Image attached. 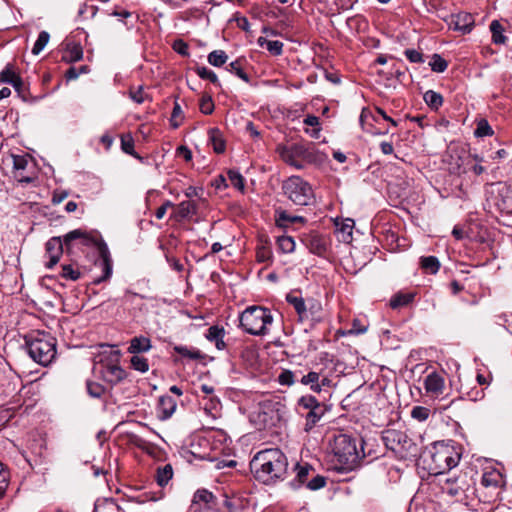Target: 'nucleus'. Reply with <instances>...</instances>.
<instances>
[{
	"label": "nucleus",
	"instance_id": "obj_1",
	"mask_svg": "<svg viewBox=\"0 0 512 512\" xmlns=\"http://www.w3.org/2000/svg\"><path fill=\"white\" fill-rule=\"evenodd\" d=\"M287 466L286 456L277 448L259 451L250 461L251 473L263 484H272L283 479Z\"/></svg>",
	"mask_w": 512,
	"mask_h": 512
},
{
	"label": "nucleus",
	"instance_id": "obj_2",
	"mask_svg": "<svg viewBox=\"0 0 512 512\" xmlns=\"http://www.w3.org/2000/svg\"><path fill=\"white\" fill-rule=\"evenodd\" d=\"M75 240H79L84 246L94 247L99 254V260L95 262V265L101 268L103 274L94 282L98 284L110 278L112 274V259L107 244L96 235L82 229H75L64 235V243L67 252L70 251L71 244Z\"/></svg>",
	"mask_w": 512,
	"mask_h": 512
},
{
	"label": "nucleus",
	"instance_id": "obj_3",
	"mask_svg": "<svg viewBox=\"0 0 512 512\" xmlns=\"http://www.w3.org/2000/svg\"><path fill=\"white\" fill-rule=\"evenodd\" d=\"M276 151L282 161L299 170L310 164H319L324 160L323 154L312 143L278 145Z\"/></svg>",
	"mask_w": 512,
	"mask_h": 512
},
{
	"label": "nucleus",
	"instance_id": "obj_4",
	"mask_svg": "<svg viewBox=\"0 0 512 512\" xmlns=\"http://www.w3.org/2000/svg\"><path fill=\"white\" fill-rule=\"evenodd\" d=\"M358 449L356 439L346 434L334 437L332 452L336 469L342 471L353 470L364 457L362 443Z\"/></svg>",
	"mask_w": 512,
	"mask_h": 512
},
{
	"label": "nucleus",
	"instance_id": "obj_5",
	"mask_svg": "<svg viewBox=\"0 0 512 512\" xmlns=\"http://www.w3.org/2000/svg\"><path fill=\"white\" fill-rule=\"evenodd\" d=\"M30 357L40 365L47 366L56 356L55 339L47 333L37 332L26 338Z\"/></svg>",
	"mask_w": 512,
	"mask_h": 512
},
{
	"label": "nucleus",
	"instance_id": "obj_6",
	"mask_svg": "<svg viewBox=\"0 0 512 512\" xmlns=\"http://www.w3.org/2000/svg\"><path fill=\"white\" fill-rule=\"evenodd\" d=\"M273 322L269 309L262 306H250L240 315V326L251 335H266L267 326Z\"/></svg>",
	"mask_w": 512,
	"mask_h": 512
},
{
	"label": "nucleus",
	"instance_id": "obj_7",
	"mask_svg": "<svg viewBox=\"0 0 512 512\" xmlns=\"http://www.w3.org/2000/svg\"><path fill=\"white\" fill-rule=\"evenodd\" d=\"M430 458L431 463L428 467L430 473L442 475L446 470L457 466L460 460V454L453 446L444 443H436L430 454Z\"/></svg>",
	"mask_w": 512,
	"mask_h": 512
},
{
	"label": "nucleus",
	"instance_id": "obj_8",
	"mask_svg": "<svg viewBox=\"0 0 512 512\" xmlns=\"http://www.w3.org/2000/svg\"><path fill=\"white\" fill-rule=\"evenodd\" d=\"M284 194L296 205L306 206L312 203L314 193L311 185L299 176H291L283 182Z\"/></svg>",
	"mask_w": 512,
	"mask_h": 512
},
{
	"label": "nucleus",
	"instance_id": "obj_9",
	"mask_svg": "<svg viewBox=\"0 0 512 512\" xmlns=\"http://www.w3.org/2000/svg\"><path fill=\"white\" fill-rule=\"evenodd\" d=\"M383 439L386 446L401 457L415 456L418 448L408 435L399 430H388Z\"/></svg>",
	"mask_w": 512,
	"mask_h": 512
},
{
	"label": "nucleus",
	"instance_id": "obj_10",
	"mask_svg": "<svg viewBox=\"0 0 512 512\" xmlns=\"http://www.w3.org/2000/svg\"><path fill=\"white\" fill-rule=\"evenodd\" d=\"M119 353L112 352L109 356L101 354L96 363L103 379L109 383H117L125 377V371L118 365Z\"/></svg>",
	"mask_w": 512,
	"mask_h": 512
},
{
	"label": "nucleus",
	"instance_id": "obj_11",
	"mask_svg": "<svg viewBox=\"0 0 512 512\" xmlns=\"http://www.w3.org/2000/svg\"><path fill=\"white\" fill-rule=\"evenodd\" d=\"M298 406L308 411L305 415L304 430L306 432L311 431L326 412L325 405L311 395L302 396L298 400Z\"/></svg>",
	"mask_w": 512,
	"mask_h": 512
},
{
	"label": "nucleus",
	"instance_id": "obj_12",
	"mask_svg": "<svg viewBox=\"0 0 512 512\" xmlns=\"http://www.w3.org/2000/svg\"><path fill=\"white\" fill-rule=\"evenodd\" d=\"M216 505V498L207 489H198L192 498L190 512H206Z\"/></svg>",
	"mask_w": 512,
	"mask_h": 512
},
{
	"label": "nucleus",
	"instance_id": "obj_13",
	"mask_svg": "<svg viewBox=\"0 0 512 512\" xmlns=\"http://www.w3.org/2000/svg\"><path fill=\"white\" fill-rule=\"evenodd\" d=\"M300 383L309 386L313 392L320 393L323 387L332 385V380L328 376L322 375L321 372L310 371L302 376Z\"/></svg>",
	"mask_w": 512,
	"mask_h": 512
},
{
	"label": "nucleus",
	"instance_id": "obj_14",
	"mask_svg": "<svg viewBox=\"0 0 512 512\" xmlns=\"http://www.w3.org/2000/svg\"><path fill=\"white\" fill-rule=\"evenodd\" d=\"M424 389L428 396L433 398L439 397L445 391L444 377L437 372L428 374L424 379Z\"/></svg>",
	"mask_w": 512,
	"mask_h": 512
},
{
	"label": "nucleus",
	"instance_id": "obj_15",
	"mask_svg": "<svg viewBox=\"0 0 512 512\" xmlns=\"http://www.w3.org/2000/svg\"><path fill=\"white\" fill-rule=\"evenodd\" d=\"M64 247V238L62 239L61 237H52L47 241L46 252L49 257V262L46 264L47 268L51 269L58 263L60 256L63 253Z\"/></svg>",
	"mask_w": 512,
	"mask_h": 512
},
{
	"label": "nucleus",
	"instance_id": "obj_16",
	"mask_svg": "<svg viewBox=\"0 0 512 512\" xmlns=\"http://www.w3.org/2000/svg\"><path fill=\"white\" fill-rule=\"evenodd\" d=\"M450 26L462 33H469L474 26V18L470 13L461 12L451 16Z\"/></svg>",
	"mask_w": 512,
	"mask_h": 512
},
{
	"label": "nucleus",
	"instance_id": "obj_17",
	"mask_svg": "<svg viewBox=\"0 0 512 512\" xmlns=\"http://www.w3.org/2000/svg\"><path fill=\"white\" fill-rule=\"evenodd\" d=\"M496 192L499 197L496 205L501 210L511 211L512 210V189L509 186L503 183H498L496 185Z\"/></svg>",
	"mask_w": 512,
	"mask_h": 512
},
{
	"label": "nucleus",
	"instance_id": "obj_18",
	"mask_svg": "<svg viewBox=\"0 0 512 512\" xmlns=\"http://www.w3.org/2000/svg\"><path fill=\"white\" fill-rule=\"evenodd\" d=\"M173 350L183 359L192 361H203L205 359V354L195 347L175 345Z\"/></svg>",
	"mask_w": 512,
	"mask_h": 512
},
{
	"label": "nucleus",
	"instance_id": "obj_19",
	"mask_svg": "<svg viewBox=\"0 0 512 512\" xmlns=\"http://www.w3.org/2000/svg\"><path fill=\"white\" fill-rule=\"evenodd\" d=\"M438 484L441 491L451 497L459 495L462 491V487L458 484L457 479L450 477H440Z\"/></svg>",
	"mask_w": 512,
	"mask_h": 512
},
{
	"label": "nucleus",
	"instance_id": "obj_20",
	"mask_svg": "<svg viewBox=\"0 0 512 512\" xmlns=\"http://www.w3.org/2000/svg\"><path fill=\"white\" fill-rule=\"evenodd\" d=\"M83 57V50L80 44L75 42L66 43L65 50L62 55V60L66 63H72L81 60Z\"/></svg>",
	"mask_w": 512,
	"mask_h": 512
},
{
	"label": "nucleus",
	"instance_id": "obj_21",
	"mask_svg": "<svg viewBox=\"0 0 512 512\" xmlns=\"http://www.w3.org/2000/svg\"><path fill=\"white\" fill-rule=\"evenodd\" d=\"M225 335V330L219 326H211L207 330L205 337L208 341L214 342L215 346L218 350H223L225 348V342L223 340Z\"/></svg>",
	"mask_w": 512,
	"mask_h": 512
},
{
	"label": "nucleus",
	"instance_id": "obj_22",
	"mask_svg": "<svg viewBox=\"0 0 512 512\" xmlns=\"http://www.w3.org/2000/svg\"><path fill=\"white\" fill-rule=\"evenodd\" d=\"M502 475L499 471L497 470H491V471H487L483 474L482 476V484L485 486V487H492V488H496L498 486H500L502 484Z\"/></svg>",
	"mask_w": 512,
	"mask_h": 512
},
{
	"label": "nucleus",
	"instance_id": "obj_23",
	"mask_svg": "<svg viewBox=\"0 0 512 512\" xmlns=\"http://www.w3.org/2000/svg\"><path fill=\"white\" fill-rule=\"evenodd\" d=\"M151 347L150 340L146 337H134L130 341V346L128 348V352L132 354H137L140 352H145L149 350Z\"/></svg>",
	"mask_w": 512,
	"mask_h": 512
},
{
	"label": "nucleus",
	"instance_id": "obj_24",
	"mask_svg": "<svg viewBox=\"0 0 512 512\" xmlns=\"http://www.w3.org/2000/svg\"><path fill=\"white\" fill-rule=\"evenodd\" d=\"M415 297L414 293H402L395 294L390 300V306L393 309H398L409 305Z\"/></svg>",
	"mask_w": 512,
	"mask_h": 512
},
{
	"label": "nucleus",
	"instance_id": "obj_25",
	"mask_svg": "<svg viewBox=\"0 0 512 512\" xmlns=\"http://www.w3.org/2000/svg\"><path fill=\"white\" fill-rule=\"evenodd\" d=\"M354 228V221L352 219H346L343 221L338 228L339 238L344 243H350L352 241V233Z\"/></svg>",
	"mask_w": 512,
	"mask_h": 512
},
{
	"label": "nucleus",
	"instance_id": "obj_26",
	"mask_svg": "<svg viewBox=\"0 0 512 512\" xmlns=\"http://www.w3.org/2000/svg\"><path fill=\"white\" fill-rule=\"evenodd\" d=\"M420 266L426 273L436 274L440 268V262L435 256H427L421 258Z\"/></svg>",
	"mask_w": 512,
	"mask_h": 512
},
{
	"label": "nucleus",
	"instance_id": "obj_27",
	"mask_svg": "<svg viewBox=\"0 0 512 512\" xmlns=\"http://www.w3.org/2000/svg\"><path fill=\"white\" fill-rule=\"evenodd\" d=\"M177 407V401L170 396L162 397V419L172 416Z\"/></svg>",
	"mask_w": 512,
	"mask_h": 512
},
{
	"label": "nucleus",
	"instance_id": "obj_28",
	"mask_svg": "<svg viewBox=\"0 0 512 512\" xmlns=\"http://www.w3.org/2000/svg\"><path fill=\"white\" fill-rule=\"evenodd\" d=\"M423 98L426 104L433 109H438L443 103L441 94L433 90L426 91Z\"/></svg>",
	"mask_w": 512,
	"mask_h": 512
},
{
	"label": "nucleus",
	"instance_id": "obj_29",
	"mask_svg": "<svg viewBox=\"0 0 512 512\" xmlns=\"http://www.w3.org/2000/svg\"><path fill=\"white\" fill-rule=\"evenodd\" d=\"M490 30L492 32V40L495 44H504L506 37L503 35V27L497 20H493L490 24Z\"/></svg>",
	"mask_w": 512,
	"mask_h": 512
},
{
	"label": "nucleus",
	"instance_id": "obj_30",
	"mask_svg": "<svg viewBox=\"0 0 512 512\" xmlns=\"http://www.w3.org/2000/svg\"><path fill=\"white\" fill-rule=\"evenodd\" d=\"M228 60L227 54L223 50H214L208 55V62L216 67H220Z\"/></svg>",
	"mask_w": 512,
	"mask_h": 512
},
{
	"label": "nucleus",
	"instance_id": "obj_31",
	"mask_svg": "<svg viewBox=\"0 0 512 512\" xmlns=\"http://www.w3.org/2000/svg\"><path fill=\"white\" fill-rule=\"evenodd\" d=\"M277 245L283 253H291L295 249V241L290 236H280L277 238Z\"/></svg>",
	"mask_w": 512,
	"mask_h": 512
},
{
	"label": "nucleus",
	"instance_id": "obj_32",
	"mask_svg": "<svg viewBox=\"0 0 512 512\" xmlns=\"http://www.w3.org/2000/svg\"><path fill=\"white\" fill-rule=\"evenodd\" d=\"M286 300L294 307L299 316H303L305 314L306 306L303 298L288 294L286 296Z\"/></svg>",
	"mask_w": 512,
	"mask_h": 512
},
{
	"label": "nucleus",
	"instance_id": "obj_33",
	"mask_svg": "<svg viewBox=\"0 0 512 512\" xmlns=\"http://www.w3.org/2000/svg\"><path fill=\"white\" fill-rule=\"evenodd\" d=\"M210 139L216 153H223L225 151V142L217 129L210 131Z\"/></svg>",
	"mask_w": 512,
	"mask_h": 512
},
{
	"label": "nucleus",
	"instance_id": "obj_34",
	"mask_svg": "<svg viewBox=\"0 0 512 512\" xmlns=\"http://www.w3.org/2000/svg\"><path fill=\"white\" fill-rule=\"evenodd\" d=\"M228 180L230 181V184L240 190L244 191V178L243 176L236 170H229L227 172Z\"/></svg>",
	"mask_w": 512,
	"mask_h": 512
},
{
	"label": "nucleus",
	"instance_id": "obj_35",
	"mask_svg": "<svg viewBox=\"0 0 512 512\" xmlns=\"http://www.w3.org/2000/svg\"><path fill=\"white\" fill-rule=\"evenodd\" d=\"M50 35L46 31H42L39 33L38 38L32 48V53L34 55L40 54V52L45 48L47 43L49 42Z\"/></svg>",
	"mask_w": 512,
	"mask_h": 512
},
{
	"label": "nucleus",
	"instance_id": "obj_36",
	"mask_svg": "<svg viewBox=\"0 0 512 512\" xmlns=\"http://www.w3.org/2000/svg\"><path fill=\"white\" fill-rule=\"evenodd\" d=\"M304 124L307 125V126L313 127V129L311 131L306 130V132L309 133L312 137L318 138L319 132H320V127H319L320 126V121H319V118L317 116H314V115H308L304 119Z\"/></svg>",
	"mask_w": 512,
	"mask_h": 512
},
{
	"label": "nucleus",
	"instance_id": "obj_37",
	"mask_svg": "<svg viewBox=\"0 0 512 512\" xmlns=\"http://www.w3.org/2000/svg\"><path fill=\"white\" fill-rule=\"evenodd\" d=\"M121 148L125 153L139 158V156L134 151V140L130 134L122 135Z\"/></svg>",
	"mask_w": 512,
	"mask_h": 512
},
{
	"label": "nucleus",
	"instance_id": "obj_38",
	"mask_svg": "<svg viewBox=\"0 0 512 512\" xmlns=\"http://www.w3.org/2000/svg\"><path fill=\"white\" fill-rule=\"evenodd\" d=\"M429 65L434 72L438 73L444 72L448 67L447 61L438 54L432 56Z\"/></svg>",
	"mask_w": 512,
	"mask_h": 512
},
{
	"label": "nucleus",
	"instance_id": "obj_39",
	"mask_svg": "<svg viewBox=\"0 0 512 512\" xmlns=\"http://www.w3.org/2000/svg\"><path fill=\"white\" fill-rule=\"evenodd\" d=\"M477 137H485L493 134V130L490 127L489 123L485 119H481L477 123V128L474 132Z\"/></svg>",
	"mask_w": 512,
	"mask_h": 512
},
{
	"label": "nucleus",
	"instance_id": "obj_40",
	"mask_svg": "<svg viewBox=\"0 0 512 512\" xmlns=\"http://www.w3.org/2000/svg\"><path fill=\"white\" fill-rule=\"evenodd\" d=\"M196 73L200 78L207 79L213 84L219 85L218 77L212 70H209L206 67H198L196 69Z\"/></svg>",
	"mask_w": 512,
	"mask_h": 512
},
{
	"label": "nucleus",
	"instance_id": "obj_41",
	"mask_svg": "<svg viewBox=\"0 0 512 512\" xmlns=\"http://www.w3.org/2000/svg\"><path fill=\"white\" fill-rule=\"evenodd\" d=\"M200 111L203 114L209 115L214 111V102L209 95H203L200 99Z\"/></svg>",
	"mask_w": 512,
	"mask_h": 512
},
{
	"label": "nucleus",
	"instance_id": "obj_42",
	"mask_svg": "<svg viewBox=\"0 0 512 512\" xmlns=\"http://www.w3.org/2000/svg\"><path fill=\"white\" fill-rule=\"evenodd\" d=\"M62 277L68 280L76 281L80 278V271L74 269L72 265H63L62 266Z\"/></svg>",
	"mask_w": 512,
	"mask_h": 512
},
{
	"label": "nucleus",
	"instance_id": "obj_43",
	"mask_svg": "<svg viewBox=\"0 0 512 512\" xmlns=\"http://www.w3.org/2000/svg\"><path fill=\"white\" fill-rule=\"evenodd\" d=\"M296 480L300 485L306 483L311 467L308 464L296 466Z\"/></svg>",
	"mask_w": 512,
	"mask_h": 512
},
{
	"label": "nucleus",
	"instance_id": "obj_44",
	"mask_svg": "<svg viewBox=\"0 0 512 512\" xmlns=\"http://www.w3.org/2000/svg\"><path fill=\"white\" fill-rule=\"evenodd\" d=\"M281 385L292 386L295 383V374L290 370H283L278 376Z\"/></svg>",
	"mask_w": 512,
	"mask_h": 512
},
{
	"label": "nucleus",
	"instance_id": "obj_45",
	"mask_svg": "<svg viewBox=\"0 0 512 512\" xmlns=\"http://www.w3.org/2000/svg\"><path fill=\"white\" fill-rule=\"evenodd\" d=\"M131 365L135 370L146 372L149 368L147 360L144 357L134 355L131 358Z\"/></svg>",
	"mask_w": 512,
	"mask_h": 512
},
{
	"label": "nucleus",
	"instance_id": "obj_46",
	"mask_svg": "<svg viewBox=\"0 0 512 512\" xmlns=\"http://www.w3.org/2000/svg\"><path fill=\"white\" fill-rule=\"evenodd\" d=\"M429 409L422 406H415L411 411V416L418 421H425L429 417Z\"/></svg>",
	"mask_w": 512,
	"mask_h": 512
},
{
	"label": "nucleus",
	"instance_id": "obj_47",
	"mask_svg": "<svg viewBox=\"0 0 512 512\" xmlns=\"http://www.w3.org/2000/svg\"><path fill=\"white\" fill-rule=\"evenodd\" d=\"M182 120H183V116H182L181 107L178 103H175L173 112L171 115V119H170L171 125L173 126V128H177L180 126Z\"/></svg>",
	"mask_w": 512,
	"mask_h": 512
},
{
	"label": "nucleus",
	"instance_id": "obj_48",
	"mask_svg": "<svg viewBox=\"0 0 512 512\" xmlns=\"http://www.w3.org/2000/svg\"><path fill=\"white\" fill-rule=\"evenodd\" d=\"M87 392L91 397L100 398L104 393V387L98 383L87 382Z\"/></svg>",
	"mask_w": 512,
	"mask_h": 512
},
{
	"label": "nucleus",
	"instance_id": "obj_49",
	"mask_svg": "<svg viewBox=\"0 0 512 512\" xmlns=\"http://www.w3.org/2000/svg\"><path fill=\"white\" fill-rule=\"evenodd\" d=\"M17 74L14 72L13 67L9 64L5 67V69L0 73V81L3 83H8L15 78Z\"/></svg>",
	"mask_w": 512,
	"mask_h": 512
},
{
	"label": "nucleus",
	"instance_id": "obj_50",
	"mask_svg": "<svg viewBox=\"0 0 512 512\" xmlns=\"http://www.w3.org/2000/svg\"><path fill=\"white\" fill-rule=\"evenodd\" d=\"M267 50L273 55H280L283 49V43L278 40L266 41Z\"/></svg>",
	"mask_w": 512,
	"mask_h": 512
},
{
	"label": "nucleus",
	"instance_id": "obj_51",
	"mask_svg": "<svg viewBox=\"0 0 512 512\" xmlns=\"http://www.w3.org/2000/svg\"><path fill=\"white\" fill-rule=\"evenodd\" d=\"M271 254L270 248L262 245L257 248L256 257L259 262H266L271 258Z\"/></svg>",
	"mask_w": 512,
	"mask_h": 512
},
{
	"label": "nucleus",
	"instance_id": "obj_52",
	"mask_svg": "<svg viewBox=\"0 0 512 512\" xmlns=\"http://www.w3.org/2000/svg\"><path fill=\"white\" fill-rule=\"evenodd\" d=\"M175 52L182 56H188V44L181 39L175 40L172 45Z\"/></svg>",
	"mask_w": 512,
	"mask_h": 512
},
{
	"label": "nucleus",
	"instance_id": "obj_53",
	"mask_svg": "<svg viewBox=\"0 0 512 512\" xmlns=\"http://www.w3.org/2000/svg\"><path fill=\"white\" fill-rule=\"evenodd\" d=\"M229 71L232 73H235L239 78H241L244 81H248V75L243 71V69L240 67L238 61H234L229 64Z\"/></svg>",
	"mask_w": 512,
	"mask_h": 512
},
{
	"label": "nucleus",
	"instance_id": "obj_54",
	"mask_svg": "<svg viewBox=\"0 0 512 512\" xmlns=\"http://www.w3.org/2000/svg\"><path fill=\"white\" fill-rule=\"evenodd\" d=\"M357 0H334V4L336 8L335 12H339L340 10H348L351 9Z\"/></svg>",
	"mask_w": 512,
	"mask_h": 512
},
{
	"label": "nucleus",
	"instance_id": "obj_55",
	"mask_svg": "<svg viewBox=\"0 0 512 512\" xmlns=\"http://www.w3.org/2000/svg\"><path fill=\"white\" fill-rule=\"evenodd\" d=\"M404 54L412 63H422L424 61L422 54L417 50L407 49Z\"/></svg>",
	"mask_w": 512,
	"mask_h": 512
},
{
	"label": "nucleus",
	"instance_id": "obj_56",
	"mask_svg": "<svg viewBox=\"0 0 512 512\" xmlns=\"http://www.w3.org/2000/svg\"><path fill=\"white\" fill-rule=\"evenodd\" d=\"M325 484H326L325 478L320 475H317L311 481H309L307 483V487L310 490H317V489L324 487Z\"/></svg>",
	"mask_w": 512,
	"mask_h": 512
},
{
	"label": "nucleus",
	"instance_id": "obj_57",
	"mask_svg": "<svg viewBox=\"0 0 512 512\" xmlns=\"http://www.w3.org/2000/svg\"><path fill=\"white\" fill-rule=\"evenodd\" d=\"M8 487V473L2 470V464L0 463V499L5 495Z\"/></svg>",
	"mask_w": 512,
	"mask_h": 512
},
{
	"label": "nucleus",
	"instance_id": "obj_58",
	"mask_svg": "<svg viewBox=\"0 0 512 512\" xmlns=\"http://www.w3.org/2000/svg\"><path fill=\"white\" fill-rule=\"evenodd\" d=\"M278 221L279 222L295 223V222H303L304 218L301 216H291L286 211H282L279 213Z\"/></svg>",
	"mask_w": 512,
	"mask_h": 512
},
{
	"label": "nucleus",
	"instance_id": "obj_59",
	"mask_svg": "<svg viewBox=\"0 0 512 512\" xmlns=\"http://www.w3.org/2000/svg\"><path fill=\"white\" fill-rule=\"evenodd\" d=\"M196 206L192 202H182L180 205V214L182 217H187L190 214L194 213Z\"/></svg>",
	"mask_w": 512,
	"mask_h": 512
},
{
	"label": "nucleus",
	"instance_id": "obj_60",
	"mask_svg": "<svg viewBox=\"0 0 512 512\" xmlns=\"http://www.w3.org/2000/svg\"><path fill=\"white\" fill-rule=\"evenodd\" d=\"M28 160L25 156L13 155V167L16 170H24L27 167Z\"/></svg>",
	"mask_w": 512,
	"mask_h": 512
},
{
	"label": "nucleus",
	"instance_id": "obj_61",
	"mask_svg": "<svg viewBox=\"0 0 512 512\" xmlns=\"http://www.w3.org/2000/svg\"><path fill=\"white\" fill-rule=\"evenodd\" d=\"M130 96H131V98H132L135 102H137V103H139V104H140V103H143V102H144V100H145V98H146V94H145V92H144V90H143V88H142V87H139V88H138L137 90H135V91L131 90V91H130Z\"/></svg>",
	"mask_w": 512,
	"mask_h": 512
},
{
	"label": "nucleus",
	"instance_id": "obj_62",
	"mask_svg": "<svg viewBox=\"0 0 512 512\" xmlns=\"http://www.w3.org/2000/svg\"><path fill=\"white\" fill-rule=\"evenodd\" d=\"M173 477V469L170 464L165 465L162 468V486L166 483H168L169 480H171Z\"/></svg>",
	"mask_w": 512,
	"mask_h": 512
},
{
	"label": "nucleus",
	"instance_id": "obj_63",
	"mask_svg": "<svg viewBox=\"0 0 512 512\" xmlns=\"http://www.w3.org/2000/svg\"><path fill=\"white\" fill-rule=\"evenodd\" d=\"M143 449L147 454H149L153 458H156L160 452L159 448L156 445L150 443H144Z\"/></svg>",
	"mask_w": 512,
	"mask_h": 512
},
{
	"label": "nucleus",
	"instance_id": "obj_64",
	"mask_svg": "<svg viewBox=\"0 0 512 512\" xmlns=\"http://www.w3.org/2000/svg\"><path fill=\"white\" fill-rule=\"evenodd\" d=\"M311 248L313 249V251L317 254H322L324 251H325V245L320 243V239H313L311 241Z\"/></svg>",
	"mask_w": 512,
	"mask_h": 512
}]
</instances>
